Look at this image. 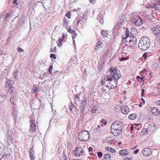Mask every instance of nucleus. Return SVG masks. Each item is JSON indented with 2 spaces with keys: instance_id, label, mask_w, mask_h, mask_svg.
Here are the masks:
<instances>
[{
  "instance_id": "obj_17",
  "label": "nucleus",
  "mask_w": 160,
  "mask_h": 160,
  "mask_svg": "<svg viewBox=\"0 0 160 160\" xmlns=\"http://www.w3.org/2000/svg\"><path fill=\"white\" fill-rule=\"evenodd\" d=\"M156 130V128L154 126L151 127L145 130V132L148 133V132H150V134H151L155 132Z\"/></svg>"
},
{
  "instance_id": "obj_58",
  "label": "nucleus",
  "mask_w": 160,
  "mask_h": 160,
  "mask_svg": "<svg viewBox=\"0 0 160 160\" xmlns=\"http://www.w3.org/2000/svg\"><path fill=\"white\" fill-rule=\"evenodd\" d=\"M151 74H152L151 72H150L149 73V75H150V77L149 78V80L152 77V76H151Z\"/></svg>"
},
{
  "instance_id": "obj_32",
  "label": "nucleus",
  "mask_w": 160,
  "mask_h": 160,
  "mask_svg": "<svg viewBox=\"0 0 160 160\" xmlns=\"http://www.w3.org/2000/svg\"><path fill=\"white\" fill-rule=\"evenodd\" d=\"M65 16L67 17L68 19H70L71 18V12L70 11H68L66 13L65 15Z\"/></svg>"
},
{
  "instance_id": "obj_21",
  "label": "nucleus",
  "mask_w": 160,
  "mask_h": 160,
  "mask_svg": "<svg viewBox=\"0 0 160 160\" xmlns=\"http://www.w3.org/2000/svg\"><path fill=\"white\" fill-rule=\"evenodd\" d=\"M102 42L101 41H99L97 43L95 46V49L98 50L100 48L102 47Z\"/></svg>"
},
{
  "instance_id": "obj_34",
  "label": "nucleus",
  "mask_w": 160,
  "mask_h": 160,
  "mask_svg": "<svg viewBox=\"0 0 160 160\" xmlns=\"http://www.w3.org/2000/svg\"><path fill=\"white\" fill-rule=\"evenodd\" d=\"M111 157V155L109 154H105V155L104 158L105 160H110Z\"/></svg>"
},
{
  "instance_id": "obj_62",
  "label": "nucleus",
  "mask_w": 160,
  "mask_h": 160,
  "mask_svg": "<svg viewBox=\"0 0 160 160\" xmlns=\"http://www.w3.org/2000/svg\"><path fill=\"white\" fill-rule=\"evenodd\" d=\"M143 104L142 103H141L139 105V107H141L142 106V104Z\"/></svg>"
},
{
  "instance_id": "obj_9",
  "label": "nucleus",
  "mask_w": 160,
  "mask_h": 160,
  "mask_svg": "<svg viewBox=\"0 0 160 160\" xmlns=\"http://www.w3.org/2000/svg\"><path fill=\"white\" fill-rule=\"evenodd\" d=\"M84 150L81 147L76 148L73 152L74 155L76 157H80L84 154Z\"/></svg>"
},
{
  "instance_id": "obj_44",
  "label": "nucleus",
  "mask_w": 160,
  "mask_h": 160,
  "mask_svg": "<svg viewBox=\"0 0 160 160\" xmlns=\"http://www.w3.org/2000/svg\"><path fill=\"white\" fill-rule=\"evenodd\" d=\"M98 156L99 158H101L102 156V153L100 152H98Z\"/></svg>"
},
{
  "instance_id": "obj_14",
  "label": "nucleus",
  "mask_w": 160,
  "mask_h": 160,
  "mask_svg": "<svg viewBox=\"0 0 160 160\" xmlns=\"http://www.w3.org/2000/svg\"><path fill=\"white\" fill-rule=\"evenodd\" d=\"M151 30L155 35L158 36L160 34V29L159 28L153 27Z\"/></svg>"
},
{
  "instance_id": "obj_47",
  "label": "nucleus",
  "mask_w": 160,
  "mask_h": 160,
  "mask_svg": "<svg viewBox=\"0 0 160 160\" xmlns=\"http://www.w3.org/2000/svg\"><path fill=\"white\" fill-rule=\"evenodd\" d=\"M10 85V82L9 81L7 82L6 83V87H9Z\"/></svg>"
},
{
  "instance_id": "obj_13",
  "label": "nucleus",
  "mask_w": 160,
  "mask_h": 160,
  "mask_svg": "<svg viewBox=\"0 0 160 160\" xmlns=\"http://www.w3.org/2000/svg\"><path fill=\"white\" fill-rule=\"evenodd\" d=\"M122 112L124 114H128L129 112V108L128 106L126 105H123L121 107V109Z\"/></svg>"
},
{
  "instance_id": "obj_50",
  "label": "nucleus",
  "mask_w": 160,
  "mask_h": 160,
  "mask_svg": "<svg viewBox=\"0 0 160 160\" xmlns=\"http://www.w3.org/2000/svg\"><path fill=\"white\" fill-rule=\"evenodd\" d=\"M139 149H137L134 152V153L135 154H136L138 152H139Z\"/></svg>"
},
{
  "instance_id": "obj_7",
  "label": "nucleus",
  "mask_w": 160,
  "mask_h": 160,
  "mask_svg": "<svg viewBox=\"0 0 160 160\" xmlns=\"http://www.w3.org/2000/svg\"><path fill=\"white\" fill-rule=\"evenodd\" d=\"M147 8H154L156 10L160 11V0H153L152 3L146 6Z\"/></svg>"
},
{
  "instance_id": "obj_15",
  "label": "nucleus",
  "mask_w": 160,
  "mask_h": 160,
  "mask_svg": "<svg viewBox=\"0 0 160 160\" xmlns=\"http://www.w3.org/2000/svg\"><path fill=\"white\" fill-rule=\"evenodd\" d=\"M65 38V36L64 34H62V36L61 38H59L57 42L58 45V47H60L62 46V42L64 41V40Z\"/></svg>"
},
{
  "instance_id": "obj_64",
  "label": "nucleus",
  "mask_w": 160,
  "mask_h": 160,
  "mask_svg": "<svg viewBox=\"0 0 160 160\" xmlns=\"http://www.w3.org/2000/svg\"><path fill=\"white\" fill-rule=\"evenodd\" d=\"M54 50L55 51H56V47L54 48Z\"/></svg>"
},
{
  "instance_id": "obj_4",
  "label": "nucleus",
  "mask_w": 160,
  "mask_h": 160,
  "mask_svg": "<svg viewBox=\"0 0 160 160\" xmlns=\"http://www.w3.org/2000/svg\"><path fill=\"white\" fill-rule=\"evenodd\" d=\"M110 74L108 75H105L111 78L119 79L121 77L119 71L116 67H111L109 70Z\"/></svg>"
},
{
  "instance_id": "obj_30",
  "label": "nucleus",
  "mask_w": 160,
  "mask_h": 160,
  "mask_svg": "<svg viewBox=\"0 0 160 160\" xmlns=\"http://www.w3.org/2000/svg\"><path fill=\"white\" fill-rule=\"evenodd\" d=\"M60 159L61 160H67V156L64 153H63L61 156Z\"/></svg>"
},
{
  "instance_id": "obj_45",
  "label": "nucleus",
  "mask_w": 160,
  "mask_h": 160,
  "mask_svg": "<svg viewBox=\"0 0 160 160\" xmlns=\"http://www.w3.org/2000/svg\"><path fill=\"white\" fill-rule=\"evenodd\" d=\"M18 51L19 52H23L24 50L20 48H18Z\"/></svg>"
},
{
  "instance_id": "obj_16",
  "label": "nucleus",
  "mask_w": 160,
  "mask_h": 160,
  "mask_svg": "<svg viewBox=\"0 0 160 160\" xmlns=\"http://www.w3.org/2000/svg\"><path fill=\"white\" fill-rule=\"evenodd\" d=\"M146 71V70L144 69V70H142L140 72V74L142 76V77L138 76H137L136 78L137 80H138L139 81H141L142 80H143L145 79V77L143 76V75L142 74V73H144Z\"/></svg>"
},
{
  "instance_id": "obj_63",
  "label": "nucleus",
  "mask_w": 160,
  "mask_h": 160,
  "mask_svg": "<svg viewBox=\"0 0 160 160\" xmlns=\"http://www.w3.org/2000/svg\"><path fill=\"white\" fill-rule=\"evenodd\" d=\"M158 62L160 63V56L158 59Z\"/></svg>"
},
{
  "instance_id": "obj_8",
  "label": "nucleus",
  "mask_w": 160,
  "mask_h": 160,
  "mask_svg": "<svg viewBox=\"0 0 160 160\" xmlns=\"http://www.w3.org/2000/svg\"><path fill=\"white\" fill-rule=\"evenodd\" d=\"M131 20L134 24L138 26H140L143 24V21L141 18L136 15L132 16Z\"/></svg>"
},
{
  "instance_id": "obj_52",
  "label": "nucleus",
  "mask_w": 160,
  "mask_h": 160,
  "mask_svg": "<svg viewBox=\"0 0 160 160\" xmlns=\"http://www.w3.org/2000/svg\"><path fill=\"white\" fill-rule=\"evenodd\" d=\"M157 88L160 90V83H158L157 84Z\"/></svg>"
},
{
  "instance_id": "obj_1",
  "label": "nucleus",
  "mask_w": 160,
  "mask_h": 160,
  "mask_svg": "<svg viewBox=\"0 0 160 160\" xmlns=\"http://www.w3.org/2000/svg\"><path fill=\"white\" fill-rule=\"evenodd\" d=\"M123 127L122 123L119 121H115L111 125L110 129L111 133L114 136H117L122 133Z\"/></svg>"
},
{
  "instance_id": "obj_31",
  "label": "nucleus",
  "mask_w": 160,
  "mask_h": 160,
  "mask_svg": "<svg viewBox=\"0 0 160 160\" xmlns=\"http://www.w3.org/2000/svg\"><path fill=\"white\" fill-rule=\"evenodd\" d=\"M75 99V103L77 104V103L79 101V98L78 96L75 95L74 96Z\"/></svg>"
},
{
  "instance_id": "obj_35",
  "label": "nucleus",
  "mask_w": 160,
  "mask_h": 160,
  "mask_svg": "<svg viewBox=\"0 0 160 160\" xmlns=\"http://www.w3.org/2000/svg\"><path fill=\"white\" fill-rule=\"evenodd\" d=\"M33 152H34V150H31V151L30 153V156L31 157V158H30L31 160H34V155L33 154H32V153Z\"/></svg>"
},
{
  "instance_id": "obj_11",
  "label": "nucleus",
  "mask_w": 160,
  "mask_h": 160,
  "mask_svg": "<svg viewBox=\"0 0 160 160\" xmlns=\"http://www.w3.org/2000/svg\"><path fill=\"white\" fill-rule=\"evenodd\" d=\"M126 21V18L125 16L121 15L119 17V21L118 22L117 26L118 27H122L123 23H125Z\"/></svg>"
},
{
  "instance_id": "obj_57",
  "label": "nucleus",
  "mask_w": 160,
  "mask_h": 160,
  "mask_svg": "<svg viewBox=\"0 0 160 160\" xmlns=\"http://www.w3.org/2000/svg\"><path fill=\"white\" fill-rule=\"evenodd\" d=\"M110 53V51L109 50H108L106 52V54L107 55H108Z\"/></svg>"
},
{
  "instance_id": "obj_56",
  "label": "nucleus",
  "mask_w": 160,
  "mask_h": 160,
  "mask_svg": "<svg viewBox=\"0 0 160 160\" xmlns=\"http://www.w3.org/2000/svg\"><path fill=\"white\" fill-rule=\"evenodd\" d=\"M141 99H142V103L143 104H144L145 103V101H144V99L142 98H141Z\"/></svg>"
},
{
  "instance_id": "obj_49",
  "label": "nucleus",
  "mask_w": 160,
  "mask_h": 160,
  "mask_svg": "<svg viewBox=\"0 0 160 160\" xmlns=\"http://www.w3.org/2000/svg\"><path fill=\"white\" fill-rule=\"evenodd\" d=\"M147 56V53H144V54L143 55L142 57L143 58L145 59H146Z\"/></svg>"
},
{
  "instance_id": "obj_27",
  "label": "nucleus",
  "mask_w": 160,
  "mask_h": 160,
  "mask_svg": "<svg viewBox=\"0 0 160 160\" xmlns=\"http://www.w3.org/2000/svg\"><path fill=\"white\" fill-rule=\"evenodd\" d=\"M67 28V29L68 32L70 33L73 34V36H76L77 34L74 31H72L70 27H68V28Z\"/></svg>"
},
{
  "instance_id": "obj_5",
  "label": "nucleus",
  "mask_w": 160,
  "mask_h": 160,
  "mask_svg": "<svg viewBox=\"0 0 160 160\" xmlns=\"http://www.w3.org/2000/svg\"><path fill=\"white\" fill-rule=\"evenodd\" d=\"M30 136L34 137L37 134L36 133V130L37 128H38L37 123H36L35 121L33 119L30 120Z\"/></svg>"
},
{
  "instance_id": "obj_46",
  "label": "nucleus",
  "mask_w": 160,
  "mask_h": 160,
  "mask_svg": "<svg viewBox=\"0 0 160 160\" xmlns=\"http://www.w3.org/2000/svg\"><path fill=\"white\" fill-rule=\"evenodd\" d=\"M101 90L102 92H104L106 91V90L104 87H102V88H101Z\"/></svg>"
},
{
  "instance_id": "obj_28",
  "label": "nucleus",
  "mask_w": 160,
  "mask_h": 160,
  "mask_svg": "<svg viewBox=\"0 0 160 160\" xmlns=\"http://www.w3.org/2000/svg\"><path fill=\"white\" fill-rule=\"evenodd\" d=\"M101 34L103 37H107L108 35V32L106 30H103L101 32Z\"/></svg>"
},
{
  "instance_id": "obj_61",
  "label": "nucleus",
  "mask_w": 160,
  "mask_h": 160,
  "mask_svg": "<svg viewBox=\"0 0 160 160\" xmlns=\"http://www.w3.org/2000/svg\"><path fill=\"white\" fill-rule=\"evenodd\" d=\"M53 50L51 48V49H50V52H53Z\"/></svg>"
},
{
  "instance_id": "obj_12",
  "label": "nucleus",
  "mask_w": 160,
  "mask_h": 160,
  "mask_svg": "<svg viewBox=\"0 0 160 160\" xmlns=\"http://www.w3.org/2000/svg\"><path fill=\"white\" fill-rule=\"evenodd\" d=\"M142 153L145 156H148L151 154V149L149 148H145L142 151Z\"/></svg>"
},
{
  "instance_id": "obj_33",
  "label": "nucleus",
  "mask_w": 160,
  "mask_h": 160,
  "mask_svg": "<svg viewBox=\"0 0 160 160\" xmlns=\"http://www.w3.org/2000/svg\"><path fill=\"white\" fill-rule=\"evenodd\" d=\"M159 94V92L158 90H155L153 92V95L155 96H158Z\"/></svg>"
},
{
  "instance_id": "obj_53",
  "label": "nucleus",
  "mask_w": 160,
  "mask_h": 160,
  "mask_svg": "<svg viewBox=\"0 0 160 160\" xmlns=\"http://www.w3.org/2000/svg\"><path fill=\"white\" fill-rule=\"evenodd\" d=\"M144 90L143 89H142V96H143V95L144 94Z\"/></svg>"
},
{
  "instance_id": "obj_29",
  "label": "nucleus",
  "mask_w": 160,
  "mask_h": 160,
  "mask_svg": "<svg viewBox=\"0 0 160 160\" xmlns=\"http://www.w3.org/2000/svg\"><path fill=\"white\" fill-rule=\"evenodd\" d=\"M129 58V57L128 56H126V57H122L120 58H119V60L120 62H122L128 60Z\"/></svg>"
},
{
  "instance_id": "obj_51",
  "label": "nucleus",
  "mask_w": 160,
  "mask_h": 160,
  "mask_svg": "<svg viewBox=\"0 0 160 160\" xmlns=\"http://www.w3.org/2000/svg\"><path fill=\"white\" fill-rule=\"evenodd\" d=\"M92 150H93V148L92 147H90L89 148L88 151H89V152H91L92 151Z\"/></svg>"
},
{
  "instance_id": "obj_59",
  "label": "nucleus",
  "mask_w": 160,
  "mask_h": 160,
  "mask_svg": "<svg viewBox=\"0 0 160 160\" xmlns=\"http://www.w3.org/2000/svg\"><path fill=\"white\" fill-rule=\"evenodd\" d=\"M17 0H14L13 1V3L14 4L15 3L17 2Z\"/></svg>"
},
{
  "instance_id": "obj_26",
  "label": "nucleus",
  "mask_w": 160,
  "mask_h": 160,
  "mask_svg": "<svg viewBox=\"0 0 160 160\" xmlns=\"http://www.w3.org/2000/svg\"><path fill=\"white\" fill-rule=\"evenodd\" d=\"M137 117V115L136 113H133L130 114L128 117L129 119L130 120L135 119Z\"/></svg>"
},
{
  "instance_id": "obj_54",
  "label": "nucleus",
  "mask_w": 160,
  "mask_h": 160,
  "mask_svg": "<svg viewBox=\"0 0 160 160\" xmlns=\"http://www.w3.org/2000/svg\"><path fill=\"white\" fill-rule=\"evenodd\" d=\"M76 36H73L72 37V38H73V44H74L75 43V41L74 40V38H75V37H76Z\"/></svg>"
},
{
  "instance_id": "obj_55",
  "label": "nucleus",
  "mask_w": 160,
  "mask_h": 160,
  "mask_svg": "<svg viewBox=\"0 0 160 160\" xmlns=\"http://www.w3.org/2000/svg\"><path fill=\"white\" fill-rule=\"evenodd\" d=\"M124 160H131V159L129 158H126L124 159Z\"/></svg>"
},
{
  "instance_id": "obj_25",
  "label": "nucleus",
  "mask_w": 160,
  "mask_h": 160,
  "mask_svg": "<svg viewBox=\"0 0 160 160\" xmlns=\"http://www.w3.org/2000/svg\"><path fill=\"white\" fill-rule=\"evenodd\" d=\"M105 150L109 151L112 152H115L116 150L110 147H107L105 148Z\"/></svg>"
},
{
  "instance_id": "obj_42",
  "label": "nucleus",
  "mask_w": 160,
  "mask_h": 160,
  "mask_svg": "<svg viewBox=\"0 0 160 160\" xmlns=\"http://www.w3.org/2000/svg\"><path fill=\"white\" fill-rule=\"evenodd\" d=\"M81 22H82V20L81 19H78V20L77 22L78 26L79 25V24H80L81 25Z\"/></svg>"
},
{
  "instance_id": "obj_19",
  "label": "nucleus",
  "mask_w": 160,
  "mask_h": 160,
  "mask_svg": "<svg viewBox=\"0 0 160 160\" xmlns=\"http://www.w3.org/2000/svg\"><path fill=\"white\" fill-rule=\"evenodd\" d=\"M87 104L86 100H83L82 101L79 106L82 110L83 111L85 109Z\"/></svg>"
},
{
  "instance_id": "obj_36",
  "label": "nucleus",
  "mask_w": 160,
  "mask_h": 160,
  "mask_svg": "<svg viewBox=\"0 0 160 160\" xmlns=\"http://www.w3.org/2000/svg\"><path fill=\"white\" fill-rule=\"evenodd\" d=\"M52 65H51L49 66V67L48 69V71L50 74H51L52 73Z\"/></svg>"
},
{
  "instance_id": "obj_48",
  "label": "nucleus",
  "mask_w": 160,
  "mask_h": 160,
  "mask_svg": "<svg viewBox=\"0 0 160 160\" xmlns=\"http://www.w3.org/2000/svg\"><path fill=\"white\" fill-rule=\"evenodd\" d=\"M89 2L92 4H95L96 2L95 0H89Z\"/></svg>"
},
{
  "instance_id": "obj_41",
  "label": "nucleus",
  "mask_w": 160,
  "mask_h": 160,
  "mask_svg": "<svg viewBox=\"0 0 160 160\" xmlns=\"http://www.w3.org/2000/svg\"><path fill=\"white\" fill-rule=\"evenodd\" d=\"M156 105L158 106H160V100L156 101L155 102Z\"/></svg>"
},
{
  "instance_id": "obj_23",
  "label": "nucleus",
  "mask_w": 160,
  "mask_h": 160,
  "mask_svg": "<svg viewBox=\"0 0 160 160\" xmlns=\"http://www.w3.org/2000/svg\"><path fill=\"white\" fill-rule=\"evenodd\" d=\"M69 21L66 18L64 17L63 19V25L65 28H68V23Z\"/></svg>"
},
{
  "instance_id": "obj_10",
  "label": "nucleus",
  "mask_w": 160,
  "mask_h": 160,
  "mask_svg": "<svg viewBox=\"0 0 160 160\" xmlns=\"http://www.w3.org/2000/svg\"><path fill=\"white\" fill-rule=\"evenodd\" d=\"M127 42L128 43V45L129 47H131L134 45L137 42V39L133 36H130L128 40H127Z\"/></svg>"
},
{
  "instance_id": "obj_37",
  "label": "nucleus",
  "mask_w": 160,
  "mask_h": 160,
  "mask_svg": "<svg viewBox=\"0 0 160 160\" xmlns=\"http://www.w3.org/2000/svg\"><path fill=\"white\" fill-rule=\"evenodd\" d=\"M18 72V71H15L13 72L12 75L13 77L15 78H16Z\"/></svg>"
},
{
  "instance_id": "obj_40",
  "label": "nucleus",
  "mask_w": 160,
  "mask_h": 160,
  "mask_svg": "<svg viewBox=\"0 0 160 160\" xmlns=\"http://www.w3.org/2000/svg\"><path fill=\"white\" fill-rule=\"evenodd\" d=\"M39 88L38 87H36L34 89V92H39Z\"/></svg>"
},
{
  "instance_id": "obj_6",
  "label": "nucleus",
  "mask_w": 160,
  "mask_h": 160,
  "mask_svg": "<svg viewBox=\"0 0 160 160\" xmlns=\"http://www.w3.org/2000/svg\"><path fill=\"white\" fill-rule=\"evenodd\" d=\"M78 138L81 141H86L89 138L90 134L86 130L82 131L78 134Z\"/></svg>"
},
{
  "instance_id": "obj_60",
  "label": "nucleus",
  "mask_w": 160,
  "mask_h": 160,
  "mask_svg": "<svg viewBox=\"0 0 160 160\" xmlns=\"http://www.w3.org/2000/svg\"><path fill=\"white\" fill-rule=\"evenodd\" d=\"M96 111V110H95L94 109H92V112H94V111Z\"/></svg>"
},
{
  "instance_id": "obj_43",
  "label": "nucleus",
  "mask_w": 160,
  "mask_h": 160,
  "mask_svg": "<svg viewBox=\"0 0 160 160\" xmlns=\"http://www.w3.org/2000/svg\"><path fill=\"white\" fill-rule=\"evenodd\" d=\"M73 104L72 103V105H71L69 107V109L71 112H72V109L73 108Z\"/></svg>"
},
{
  "instance_id": "obj_18",
  "label": "nucleus",
  "mask_w": 160,
  "mask_h": 160,
  "mask_svg": "<svg viewBox=\"0 0 160 160\" xmlns=\"http://www.w3.org/2000/svg\"><path fill=\"white\" fill-rule=\"evenodd\" d=\"M151 112L154 115L158 116L159 113L157 108L155 107H152L150 109Z\"/></svg>"
},
{
  "instance_id": "obj_38",
  "label": "nucleus",
  "mask_w": 160,
  "mask_h": 160,
  "mask_svg": "<svg viewBox=\"0 0 160 160\" xmlns=\"http://www.w3.org/2000/svg\"><path fill=\"white\" fill-rule=\"evenodd\" d=\"M101 122L102 124L101 125L102 126H103L102 124H104L105 125H106L107 123L106 121L105 120H104V119L102 120L101 121Z\"/></svg>"
},
{
  "instance_id": "obj_2",
  "label": "nucleus",
  "mask_w": 160,
  "mask_h": 160,
  "mask_svg": "<svg viewBox=\"0 0 160 160\" xmlns=\"http://www.w3.org/2000/svg\"><path fill=\"white\" fill-rule=\"evenodd\" d=\"M118 80L104 76L102 78L101 84L109 89H112L117 86Z\"/></svg>"
},
{
  "instance_id": "obj_20",
  "label": "nucleus",
  "mask_w": 160,
  "mask_h": 160,
  "mask_svg": "<svg viewBox=\"0 0 160 160\" xmlns=\"http://www.w3.org/2000/svg\"><path fill=\"white\" fill-rule=\"evenodd\" d=\"M129 31L128 28H126L124 34L122 35V37L123 39L127 38L129 36Z\"/></svg>"
},
{
  "instance_id": "obj_22",
  "label": "nucleus",
  "mask_w": 160,
  "mask_h": 160,
  "mask_svg": "<svg viewBox=\"0 0 160 160\" xmlns=\"http://www.w3.org/2000/svg\"><path fill=\"white\" fill-rule=\"evenodd\" d=\"M128 154V151L127 149H123L121 150L119 152V154L121 156L127 155Z\"/></svg>"
},
{
  "instance_id": "obj_39",
  "label": "nucleus",
  "mask_w": 160,
  "mask_h": 160,
  "mask_svg": "<svg viewBox=\"0 0 160 160\" xmlns=\"http://www.w3.org/2000/svg\"><path fill=\"white\" fill-rule=\"evenodd\" d=\"M50 57L51 58H53L54 59L56 58V55L54 54H51L50 55Z\"/></svg>"
},
{
  "instance_id": "obj_24",
  "label": "nucleus",
  "mask_w": 160,
  "mask_h": 160,
  "mask_svg": "<svg viewBox=\"0 0 160 160\" xmlns=\"http://www.w3.org/2000/svg\"><path fill=\"white\" fill-rule=\"evenodd\" d=\"M137 31L138 30L136 28H132L131 29L130 34L132 35V36H135L137 34Z\"/></svg>"
},
{
  "instance_id": "obj_3",
  "label": "nucleus",
  "mask_w": 160,
  "mask_h": 160,
  "mask_svg": "<svg viewBox=\"0 0 160 160\" xmlns=\"http://www.w3.org/2000/svg\"><path fill=\"white\" fill-rule=\"evenodd\" d=\"M150 41L147 37L144 36L140 40L138 46L140 49L143 51L147 50L150 47Z\"/></svg>"
}]
</instances>
